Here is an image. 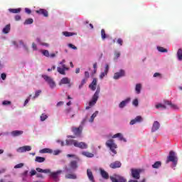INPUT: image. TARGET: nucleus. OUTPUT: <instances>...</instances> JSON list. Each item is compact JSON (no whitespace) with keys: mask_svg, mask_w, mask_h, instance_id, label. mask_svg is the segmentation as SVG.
<instances>
[{"mask_svg":"<svg viewBox=\"0 0 182 182\" xmlns=\"http://www.w3.org/2000/svg\"><path fill=\"white\" fill-rule=\"evenodd\" d=\"M177 57L178 60H182V49L179 48L177 51Z\"/></svg>","mask_w":182,"mask_h":182,"instance_id":"obj_36","label":"nucleus"},{"mask_svg":"<svg viewBox=\"0 0 182 182\" xmlns=\"http://www.w3.org/2000/svg\"><path fill=\"white\" fill-rule=\"evenodd\" d=\"M104 73H107V75L109 73V65L106 64Z\"/></svg>","mask_w":182,"mask_h":182,"instance_id":"obj_55","label":"nucleus"},{"mask_svg":"<svg viewBox=\"0 0 182 182\" xmlns=\"http://www.w3.org/2000/svg\"><path fill=\"white\" fill-rule=\"evenodd\" d=\"M165 105H167L168 106H170V107L171 109H173V110H178V106H177V105H176V104H173L170 101H166Z\"/></svg>","mask_w":182,"mask_h":182,"instance_id":"obj_22","label":"nucleus"},{"mask_svg":"<svg viewBox=\"0 0 182 182\" xmlns=\"http://www.w3.org/2000/svg\"><path fill=\"white\" fill-rule=\"evenodd\" d=\"M99 93H100V87H98L96 92L94 94V96H97V97H99Z\"/></svg>","mask_w":182,"mask_h":182,"instance_id":"obj_47","label":"nucleus"},{"mask_svg":"<svg viewBox=\"0 0 182 182\" xmlns=\"http://www.w3.org/2000/svg\"><path fill=\"white\" fill-rule=\"evenodd\" d=\"M100 174H101L102 178H105V180H108L109 173L107 172H106V171H105L104 169H102V168L100 169Z\"/></svg>","mask_w":182,"mask_h":182,"instance_id":"obj_24","label":"nucleus"},{"mask_svg":"<svg viewBox=\"0 0 182 182\" xmlns=\"http://www.w3.org/2000/svg\"><path fill=\"white\" fill-rule=\"evenodd\" d=\"M142 170L140 168H132L131 169V176L132 178L134 180L140 179V173H141Z\"/></svg>","mask_w":182,"mask_h":182,"instance_id":"obj_6","label":"nucleus"},{"mask_svg":"<svg viewBox=\"0 0 182 182\" xmlns=\"http://www.w3.org/2000/svg\"><path fill=\"white\" fill-rule=\"evenodd\" d=\"M153 168H159L161 167V161H156L154 164L152 165Z\"/></svg>","mask_w":182,"mask_h":182,"instance_id":"obj_35","label":"nucleus"},{"mask_svg":"<svg viewBox=\"0 0 182 182\" xmlns=\"http://www.w3.org/2000/svg\"><path fill=\"white\" fill-rule=\"evenodd\" d=\"M39 153H41V154H52V153H53V150H52L49 148H44V149L40 150Z\"/></svg>","mask_w":182,"mask_h":182,"instance_id":"obj_21","label":"nucleus"},{"mask_svg":"<svg viewBox=\"0 0 182 182\" xmlns=\"http://www.w3.org/2000/svg\"><path fill=\"white\" fill-rule=\"evenodd\" d=\"M99 114V112L96 111L94 114H92V115L91 116L90 119V122L92 123L93 122V120H95V117H96V116H97V114Z\"/></svg>","mask_w":182,"mask_h":182,"instance_id":"obj_38","label":"nucleus"},{"mask_svg":"<svg viewBox=\"0 0 182 182\" xmlns=\"http://www.w3.org/2000/svg\"><path fill=\"white\" fill-rule=\"evenodd\" d=\"M40 119L41 122H45V120L48 119V115L46 114H42L40 117Z\"/></svg>","mask_w":182,"mask_h":182,"instance_id":"obj_41","label":"nucleus"},{"mask_svg":"<svg viewBox=\"0 0 182 182\" xmlns=\"http://www.w3.org/2000/svg\"><path fill=\"white\" fill-rule=\"evenodd\" d=\"M159 129H160V123H159L157 121H155L152 125L151 132L154 133V132H157Z\"/></svg>","mask_w":182,"mask_h":182,"instance_id":"obj_17","label":"nucleus"},{"mask_svg":"<svg viewBox=\"0 0 182 182\" xmlns=\"http://www.w3.org/2000/svg\"><path fill=\"white\" fill-rule=\"evenodd\" d=\"M171 161L173 164V166H177V162L178 161V159H177V156H176V153L173 151H170L169 155L167 157L166 159V164H168Z\"/></svg>","mask_w":182,"mask_h":182,"instance_id":"obj_2","label":"nucleus"},{"mask_svg":"<svg viewBox=\"0 0 182 182\" xmlns=\"http://www.w3.org/2000/svg\"><path fill=\"white\" fill-rule=\"evenodd\" d=\"M105 144L107 147H109L111 151L114 153V154H117V151L114 150L117 147V144L114 143V141L113 139H109L107 141Z\"/></svg>","mask_w":182,"mask_h":182,"instance_id":"obj_4","label":"nucleus"},{"mask_svg":"<svg viewBox=\"0 0 182 182\" xmlns=\"http://www.w3.org/2000/svg\"><path fill=\"white\" fill-rule=\"evenodd\" d=\"M42 53L44 56H46V58H49L50 54H49V50H44L42 51Z\"/></svg>","mask_w":182,"mask_h":182,"instance_id":"obj_45","label":"nucleus"},{"mask_svg":"<svg viewBox=\"0 0 182 182\" xmlns=\"http://www.w3.org/2000/svg\"><path fill=\"white\" fill-rule=\"evenodd\" d=\"M132 105H134V106L137 107V106H139V100L137 99L134 100Z\"/></svg>","mask_w":182,"mask_h":182,"instance_id":"obj_49","label":"nucleus"},{"mask_svg":"<svg viewBox=\"0 0 182 182\" xmlns=\"http://www.w3.org/2000/svg\"><path fill=\"white\" fill-rule=\"evenodd\" d=\"M41 93H42V90H41L36 91L35 96L33 97V99H36V97L40 96Z\"/></svg>","mask_w":182,"mask_h":182,"instance_id":"obj_43","label":"nucleus"},{"mask_svg":"<svg viewBox=\"0 0 182 182\" xmlns=\"http://www.w3.org/2000/svg\"><path fill=\"white\" fill-rule=\"evenodd\" d=\"M32 48L33 50H38V47L36 46V44H35V43H32Z\"/></svg>","mask_w":182,"mask_h":182,"instance_id":"obj_60","label":"nucleus"},{"mask_svg":"<svg viewBox=\"0 0 182 182\" xmlns=\"http://www.w3.org/2000/svg\"><path fill=\"white\" fill-rule=\"evenodd\" d=\"M11 101H7V100H4V101H3V102H2V105H3L4 106H8V105H11Z\"/></svg>","mask_w":182,"mask_h":182,"instance_id":"obj_48","label":"nucleus"},{"mask_svg":"<svg viewBox=\"0 0 182 182\" xmlns=\"http://www.w3.org/2000/svg\"><path fill=\"white\" fill-rule=\"evenodd\" d=\"M69 166L70 168H68V166H65L64 168V170L66 173H72L73 171H75V170H76L79 167V166H77V161H70L69 164Z\"/></svg>","mask_w":182,"mask_h":182,"instance_id":"obj_3","label":"nucleus"},{"mask_svg":"<svg viewBox=\"0 0 182 182\" xmlns=\"http://www.w3.org/2000/svg\"><path fill=\"white\" fill-rule=\"evenodd\" d=\"M31 96H32V95H30L29 97L27 98V99L25 100V102H24V106H26V105H28V103H29V100H31Z\"/></svg>","mask_w":182,"mask_h":182,"instance_id":"obj_54","label":"nucleus"},{"mask_svg":"<svg viewBox=\"0 0 182 182\" xmlns=\"http://www.w3.org/2000/svg\"><path fill=\"white\" fill-rule=\"evenodd\" d=\"M107 75V74L105 72L101 73L100 75V79H103V77H105V76Z\"/></svg>","mask_w":182,"mask_h":182,"instance_id":"obj_56","label":"nucleus"},{"mask_svg":"<svg viewBox=\"0 0 182 182\" xmlns=\"http://www.w3.org/2000/svg\"><path fill=\"white\" fill-rule=\"evenodd\" d=\"M1 79L3 80H5V79H6V74H5V73H1Z\"/></svg>","mask_w":182,"mask_h":182,"instance_id":"obj_63","label":"nucleus"},{"mask_svg":"<svg viewBox=\"0 0 182 182\" xmlns=\"http://www.w3.org/2000/svg\"><path fill=\"white\" fill-rule=\"evenodd\" d=\"M68 46H69V48H71V49H74V50H76V49H77V47L75 46L72 43L68 44Z\"/></svg>","mask_w":182,"mask_h":182,"instance_id":"obj_53","label":"nucleus"},{"mask_svg":"<svg viewBox=\"0 0 182 182\" xmlns=\"http://www.w3.org/2000/svg\"><path fill=\"white\" fill-rule=\"evenodd\" d=\"M63 35H64V36H65L66 38H69V36H73V35H76V33L69 31H64L63 32Z\"/></svg>","mask_w":182,"mask_h":182,"instance_id":"obj_33","label":"nucleus"},{"mask_svg":"<svg viewBox=\"0 0 182 182\" xmlns=\"http://www.w3.org/2000/svg\"><path fill=\"white\" fill-rule=\"evenodd\" d=\"M82 156H85V157H90V158L95 157V154L87 151H82Z\"/></svg>","mask_w":182,"mask_h":182,"instance_id":"obj_30","label":"nucleus"},{"mask_svg":"<svg viewBox=\"0 0 182 182\" xmlns=\"http://www.w3.org/2000/svg\"><path fill=\"white\" fill-rule=\"evenodd\" d=\"M21 176H23V177H26V176H28V171H25Z\"/></svg>","mask_w":182,"mask_h":182,"instance_id":"obj_64","label":"nucleus"},{"mask_svg":"<svg viewBox=\"0 0 182 182\" xmlns=\"http://www.w3.org/2000/svg\"><path fill=\"white\" fill-rule=\"evenodd\" d=\"M96 86H97V79L94 78L92 82L90 84L89 87L92 92H95V90H96Z\"/></svg>","mask_w":182,"mask_h":182,"instance_id":"obj_16","label":"nucleus"},{"mask_svg":"<svg viewBox=\"0 0 182 182\" xmlns=\"http://www.w3.org/2000/svg\"><path fill=\"white\" fill-rule=\"evenodd\" d=\"M87 177H88L90 181L96 182L95 181V176H93V173L92 172V170L87 169Z\"/></svg>","mask_w":182,"mask_h":182,"instance_id":"obj_19","label":"nucleus"},{"mask_svg":"<svg viewBox=\"0 0 182 182\" xmlns=\"http://www.w3.org/2000/svg\"><path fill=\"white\" fill-rule=\"evenodd\" d=\"M23 166V163L18 164L14 166V168H22V166Z\"/></svg>","mask_w":182,"mask_h":182,"instance_id":"obj_51","label":"nucleus"},{"mask_svg":"<svg viewBox=\"0 0 182 182\" xmlns=\"http://www.w3.org/2000/svg\"><path fill=\"white\" fill-rule=\"evenodd\" d=\"M31 23H33V19L32 18H28L24 22V25H31Z\"/></svg>","mask_w":182,"mask_h":182,"instance_id":"obj_39","label":"nucleus"},{"mask_svg":"<svg viewBox=\"0 0 182 182\" xmlns=\"http://www.w3.org/2000/svg\"><path fill=\"white\" fill-rule=\"evenodd\" d=\"M36 171H38V173H44L45 174H49V177H50V178H53L55 182L59 181V176H60V174H62L63 173L62 170H58L55 172H52L50 169H42L41 168H36Z\"/></svg>","mask_w":182,"mask_h":182,"instance_id":"obj_1","label":"nucleus"},{"mask_svg":"<svg viewBox=\"0 0 182 182\" xmlns=\"http://www.w3.org/2000/svg\"><path fill=\"white\" fill-rule=\"evenodd\" d=\"M143 121V118L141 116H137L135 119L131 120L129 124L133 125L136 124V123H140V122Z\"/></svg>","mask_w":182,"mask_h":182,"instance_id":"obj_18","label":"nucleus"},{"mask_svg":"<svg viewBox=\"0 0 182 182\" xmlns=\"http://www.w3.org/2000/svg\"><path fill=\"white\" fill-rule=\"evenodd\" d=\"M110 168H120L122 167V162L119 161H115L109 164Z\"/></svg>","mask_w":182,"mask_h":182,"instance_id":"obj_13","label":"nucleus"},{"mask_svg":"<svg viewBox=\"0 0 182 182\" xmlns=\"http://www.w3.org/2000/svg\"><path fill=\"white\" fill-rule=\"evenodd\" d=\"M85 79H89L90 77L89 72L87 71L85 72Z\"/></svg>","mask_w":182,"mask_h":182,"instance_id":"obj_61","label":"nucleus"},{"mask_svg":"<svg viewBox=\"0 0 182 182\" xmlns=\"http://www.w3.org/2000/svg\"><path fill=\"white\" fill-rule=\"evenodd\" d=\"M22 134H23V131L15 130L11 132L13 137H18V136H22Z\"/></svg>","mask_w":182,"mask_h":182,"instance_id":"obj_25","label":"nucleus"},{"mask_svg":"<svg viewBox=\"0 0 182 182\" xmlns=\"http://www.w3.org/2000/svg\"><path fill=\"white\" fill-rule=\"evenodd\" d=\"M46 160V159L42 156H36L35 159L36 163H43Z\"/></svg>","mask_w":182,"mask_h":182,"instance_id":"obj_29","label":"nucleus"},{"mask_svg":"<svg viewBox=\"0 0 182 182\" xmlns=\"http://www.w3.org/2000/svg\"><path fill=\"white\" fill-rule=\"evenodd\" d=\"M75 147H78V149H87V144L85 142H79L77 141V142L75 144Z\"/></svg>","mask_w":182,"mask_h":182,"instance_id":"obj_12","label":"nucleus"},{"mask_svg":"<svg viewBox=\"0 0 182 182\" xmlns=\"http://www.w3.org/2000/svg\"><path fill=\"white\" fill-rule=\"evenodd\" d=\"M42 77L43 79H44V80L47 82L51 89H53V87H56V83L53 80V78L46 75H43Z\"/></svg>","mask_w":182,"mask_h":182,"instance_id":"obj_5","label":"nucleus"},{"mask_svg":"<svg viewBox=\"0 0 182 182\" xmlns=\"http://www.w3.org/2000/svg\"><path fill=\"white\" fill-rule=\"evenodd\" d=\"M36 13L38 15H43V16H45L46 18H48V16H49V14L48 13V11L46 9H40L39 10H36Z\"/></svg>","mask_w":182,"mask_h":182,"instance_id":"obj_14","label":"nucleus"},{"mask_svg":"<svg viewBox=\"0 0 182 182\" xmlns=\"http://www.w3.org/2000/svg\"><path fill=\"white\" fill-rule=\"evenodd\" d=\"M135 90L137 95H140V92H141V84H136L135 87Z\"/></svg>","mask_w":182,"mask_h":182,"instance_id":"obj_31","label":"nucleus"},{"mask_svg":"<svg viewBox=\"0 0 182 182\" xmlns=\"http://www.w3.org/2000/svg\"><path fill=\"white\" fill-rule=\"evenodd\" d=\"M117 43L119 45H120V46H123V39L122 38H118L117 41Z\"/></svg>","mask_w":182,"mask_h":182,"instance_id":"obj_50","label":"nucleus"},{"mask_svg":"<svg viewBox=\"0 0 182 182\" xmlns=\"http://www.w3.org/2000/svg\"><path fill=\"white\" fill-rule=\"evenodd\" d=\"M111 181L112 182H126L127 180L124 178V177L121 176H117L116 177L114 176H110L109 177Z\"/></svg>","mask_w":182,"mask_h":182,"instance_id":"obj_7","label":"nucleus"},{"mask_svg":"<svg viewBox=\"0 0 182 182\" xmlns=\"http://www.w3.org/2000/svg\"><path fill=\"white\" fill-rule=\"evenodd\" d=\"M9 11H10L11 14H19L21 9H9Z\"/></svg>","mask_w":182,"mask_h":182,"instance_id":"obj_34","label":"nucleus"},{"mask_svg":"<svg viewBox=\"0 0 182 182\" xmlns=\"http://www.w3.org/2000/svg\"><path fill=\"white\" fill-rule=\"evenodd\" d=\"M125 72L124 70H120L119 72L115 73L114 75V79L115 80H117V79H120V77H123L124 76Z\"/></svg>","mask_w":182,"mask_h":182,"instance_id":"obj_15","label":"nucleus"},{"mask_svg":"<svg viewBox=\"0 0 182 182\" xmlns=\"http://www.w3.org/2000/svg\"><path fill=\"white\" fill-rule=\"evenodd\" d=\"M82 130H83V127L80 126L78 128L73 127L72 132L75 134V136H80L82 134Z\"/></svg>","mask_w":182,"mask_h":182,"instance_id":"obj_11","label":"nucleus"},{"mask_svg":"<svg viewBox=\"0 0 182 182\" xmlns=\"http://www.w3.org/2000/svg\"><path fill=\"white\" fill-rule=\"evenodd\" d=\"M77 142L76 140L74 139H70V140H66V145L67 146H75V144Z\"/></svg>","mask_w":182,"mask_h":182,"instance_id":"obj_32","label":"nucleus"},{"mask_svg":"<svg viewBox=\"0 0 182 182\" xmlns=\"http://www.w3.org/2000/svg\"><path fill=\"white\" fill-rule=\"evenodd\" d=\"M54 156H58V154H60V150H55L52 152Z\"/></svg>","mask_w":182,"mask_h":182,"instance_id":"obj_52","label":"nucleus"},{"mask_svg":"<svg viewBox=\"0 0 182 182\" xmlns=\"http://www.w3.org/2000/svg\"><path fill=\"white\" fill-rule=\"evenodd\" d=\"M86 82H87V78L82 79V80L81 81V84L78 87L79 89H82V87H83V85L86 84Z\"/></svg>","mask_w":182,"mask_h":182,"instance_id":"obj_42","label":"nucleus"},{"mask_svg":"<svg viewBox=\"0 0 182 182\" xmlns=\"http://www.w3.org/2000/svg\"><path fill=\"white\" fill-rule=\"evenodd\" d=\"M157 49H158L159 52H162L163 53L168 52L167 49H166L163 47H157Z\"/></svg>","mask_w":182,"mask_h":182,"instance_id":"obj_44","label":"nucleus"},{"mask_svg":"<svg viewBox=\"0 0 182 182\" xmlns=\"http://www.w3.org/2000/svg\"><path fill=\"white\" fill-rule=\"evenodd\" d=\"M30 174H31V176H36V171H35V169H32V170L31 171V172H30Z\"/></svg>","mask_w":182,"mask_h":182,"instance_id":"obj_59","label":"nucleus"},{"mask_svg":"<svg viewBox=\"0 0 182 182\" xmlns=\"http://www.w3.org/2000/svg\"><path fill=\"white\" fill-rule=\"evenodd\" d=\"M62 85H68V87H71L72 84H70V79L67 77H63L59 82V85L62 86Z\"/></svg>","mask_w":182,"mask_h":182,"instance_id":"obj_8","label":"nucleus"},{"mask_svg":"<svg viewBox=\"0 0 182 182\" xmlns=\"http://www.w3.org/2000/svg\"><path fill=\"white\" fill-rule=\"evenodd\" d=\"M114 55V60L119 59V58H120V52H115Z\"/></svg>","mask_w":182,"mask_h":182,"instance_id":"obj_46","label":"nucleus"},{"mask_svg":"<svg viewBox=\"0 0 182 182\" xmlns=\"http://www.w3.org/2000/svg\"><path fill=\"white\" fill-rule=\"evenodd\" d=\"M65 178H68L70 180H76V178H77V176L73 173H68L65 175Z\"/></svg>","mask_w":182,"mask_h":182,"instance_id":"obj_28","label":"nucleus"},{"mask_svg":"<svg viewBox=\"0 0 182 182\" xmlns=\"http://www.w3.org/2000/svg\"><path fill=\"white\" fill-rule=\"evenodd\" d=\"M11 31V24H7L6 26L3 28V33H9V31Z\"/></svg>","mask_w":182,"mask_h":182,"instance_id":"obj_27","label":"nucleus"},{"mask_svg":"<svg viewBox=\"0 0 182 182\" xmlns=\"http://www.w3.org/2000/svg\"><path fill=\"white\" fill-rule=\"evenodd\" d=\"M129 102L130 98L126 99L125 100L120 102V104L119 105V107H120V109H123V107H124V106H126V105H127V103H129Z\"/></svg>","mask_w":182,"mask_h":182,"instance_id":"obj_26","label":"nucleus"},{"mask_svg":"<svg viewBox=\"0 0 182 182\" xmlns=\"http://www.w3.org/2000/svg\"><path fill=\"white\" fill-rule=\"evenodd\" d=\"M101 37L103 41H105V39H106L107 38L106 31H105V29L101 30Z\"/></svg>","mask_w":182,"mask_h":182,"instance_id":"obj_40","label":"nucleus"},{"mask_svg":"<svg viewBox=\"0 0 182 182\" xmlns=\"http://www.w3.org/2000/svg\"><path fill=\"white\" fill-rule=\"evenodd\" d=\"M156 109H167V107H166V105H163V104H158L155 106Z\"/></svg>","mask_w":182,"mask_h":182,"instance_id":"obj_37","label":"nucleus"},{"mask_svg":"<svg viewBox=\"0 0 182 182\" xmlns=\"http://www.w3.org/2000/svg\"><path fill=\"white\" fill-rule=\"evenodd\" d=\"M117 137L119 139V140L121 141H124L125 143H126V141H127V140H126L125 138L123 137V135L121 133H117V134L113 135L112 139H116Z\"/></svg>","mask_w":182,"mask_h":182,"instance_id":"obj_23","label":"nucleus"},{"mask_svg":"<svg viewBox=\"0 0 182 182\" xmlns=\"http://www.w3.org/2000/svg\"><path fill=\"white\" fill-rule=\"evenodd\" d=\"M25 12L28 15H30V14H32V11H31V9H29L28 8L25 9Z\"/></svg>","mask_w":182,"mask_h":182,"instance_id":"obj_58","label":"nucleus"},{"mask_svg":"<svg viewBox=\"0 0 182 182\" xmlns=\"http://www.w3.org/2000/svg\"><path fill=\"white\" fill-rule=\"evenodd\" d=\"M31 150H32V147H31V146H24L19 147L17 149V151L18 153H25V151H31Z\"/></svg>","mask_w":182,"mask_h":182,"instance_id":"obj_10","label":"nucleus"},{"mask_svg":"<svg viewBox=\"0 0 182 182\" xmlns=\"http://www.w3.org/2000/svg\"><path fill=\"white\" fill-rule=\"evenodd\" d=\"M21 17L20 15H16L15 16V21H21Z\"/></svg>","mask_w":182,"mask_h":182,"instance_id":"obj_62","label":"nucleus"},{"mask_svg":"<svg viewBox=\"0 0 182 182\" xmlns=\"http://www.w3.org/2000/svg\"><path fill=\"white\" fill-rule=\"evenodd\" d=\"M98 99H99V97H97L96 95H93L91 101H90V102H89L90 107L95 106V103H97Z\"/></svg>","mask_w":182,"mask_h":182,"instance_id":"obj_20","label":"nucleus"},{"mask_svg":"<svg viewBox=\"0 0 182 182\" xmlns=\"http://www.w3.org/2000/svg\"><path fill=\"white\" fill-rule=\"evenodd\" d=\"M66 70H69V68L66 67V65H63L62 68L58 67L57 72L60 73V75H66Z\"/></svg>","mask_w":182,"mask_h":182,"instance_id":"obj_9","label":"nucleus"},{"mask_svg":"<svg viewBox=\"0 0 182 182\" xmlns=\"http://www.w3.org/2000/svg\"><path fill=\"white\" fill-rule=\"evenodd\" d=\"M154 77H161V74H160V73H155L154 74Z\"/></svg>","mask_w":182,"mask_h":182,"instance_id":"obj_57","label":"nucleus"}]
</instances>
